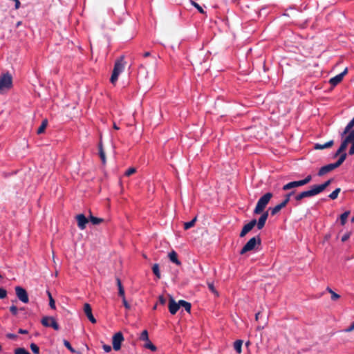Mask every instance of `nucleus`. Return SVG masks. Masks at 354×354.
Wrapping results in <instances>:
<instances>
[{"mask_svg":"<svg viewBox=\"0 0 354 354\" xmlns=\"http://www.w3.org/2000/svg\"><path fill=\"white\" fill-rule=\"evenodd\" d=\"M126 62L123 56L120 57L115 62L113 70L112 72L110 82L115 84L118 81L119 75L124 71Z\"/></svg>","mask_w":354,"mask_h":354,"instance_id":"nucleus-1","label":"nucleus"},{"mask_svg":"<svg viewBox=\"0 0 354 354\" xmlns=\"http://www.w3.org/2000/svg\"><path fill=\"white\" fill-rule=\"evenodd\" d=\"M272 194L270 192H268L263 194L258 201L257 205L254 209V214H259L262 213L269 203L270 199L272 197Z\"/></svg>","mask_w":354,"mask_h":354,"instance_id":"nucleus-2","label":"nucleus"},{"mask_svg":"<svg viewBox=\"0 0 354 354\" xmlns=\"http://www.w3.org/2000/svg\"><path fill=\"white\" fill-rule=\"evenodd\" d=\"M261 240L259 236L251 238L240 251L241 254H243L254 249L257 245H260Z\"/></svg>","mask_w":354,"mask_h":354,"instance_id":"nucleus-3","label":"nucleus"},{"mask_svg":"<svg viewBox=\"0 0 354 354\" xmlns=\"http://www.w3.org/2000/svg\"><path fill=\"white\" fill-rule=\"evenodd\" d=\"M295 193V192L292 190L285 196L284 199L279 204L277 205L272 208H270L271 215L274 216L277 214L282 208L285 207L290 201V197L293 196Z\"/></svg>","mask_w":354,"mask_h":354,"instance_id":"nucleus-4","label":"nucleus"},{"mask_svg":"<svg viewBox=\"0 0 354 354\" xmlns=\"http://www.w3.org/2000/svg\"><path fill=\"white\" fill-rule=\"evenodd\" d=\"M12 80L10 74L6 73L0 77V93L4 89L10 88L12 86Z\"/></svg>","mask_w":354,"mask_h":354,"instance_id":"nucleus-5","label":"nucleus"},{"mask_svg":"<svg viewBox=\"0 0 354 354\" xmlns=\"http://www.w3.org/2000/svg\"><path fill=\"white\" fill-rule=\"evenodd\" d=\"M15 290L19 300H20L21 302L24 304L28 303V295L27 291L24 288L21 286H16L15 288Z\"/></svg>","mask_w":354,"mask_h":354,"instance_id":"nucleus-6","label":"nucleus"},{"mask_svg":"<svg viewBox=\"0 0 354 354\" xmlns=\"http://www.w3.org/2000/svg\"><path fill=\"white\" fill-rule=\"evenodd\" d=\"M43 326L46 327H52L55 330H58L59 329V324L56 322L55 319L53 317H44L41 321Z\"/></svg>","mask_w":354,"mask_h":354,"instance_id":"nucleus-7","label":"nucleus"},{"mask_svg":"<svg viewBox=\"0 0 354 354\" xmlns=\"http://www.w3.org/2000/svg\"><path fill=\"white\" fill-rule=\"evenodd\" d=\"M124 341V337L121 332H118L113 336L112 344L115 351H118L121 348L122 342Z\"/></svg>","mask_w":354,"mask_h":354,"instance_id":"nucleus-8","label":"nucleus"},{"mask_svg":"<svg viewBox=\"0 0 354 354\" xmlns=\"http://www.w3.org/2000/svg\"><path fill=\"white\" fill-rule=\"evenodd\" d=\"M317 195L316 192L315 191L313 187L312 186L311 189L309 190L301 192V193L297 194L295 196V199L297 201H300L301 199L307 197H312Z\"/></svg>","mask_w":354,"mask_h":354,"instance_id":"nucleus-9","label":"nucleus"},{"mask_svg":"<svg viewBox=\"0 0 354 354\" xmlns=\"http://www.w3.org/2000/svg\"><path fill=\"white\" fill-rule=\"evenodd\" d=\"M257 224V220L252 219L248 223L245 224L240 233V237L245 236Z\"/></svg>","mask_w":354,"mask_h":354,"instance_id":"nucleus-10","label":"nucleus"},{"mask_svg":"<svg viewBox=\"0 0 354 354\" xmlns=\"http://www.w3.org/2000/svg\"><path fill=\"white\" fill-rule=\"evenodd\" d=\"M353 139L349 136L348 135L346 137V138L342 142L339 149L337 150L335 156H337L339 154L343 153L342 152L346 149V147L349 142H351V141Z\"/></svg>","mask_w":354,"mask_h":354,"instance_id":"nucleus-11","label":"nucleus"},{"mask_svg":"<svg viewBox=\"0 0 354 354\" xmlns=\"http://www.w3.org/2000/svg\"><path fill=\"white\" fill-rule=\"evenodd\" d=\"M76 220L77 221L78 227L82 230H84L88 221V218L83 214H80L76 216Z\"/></svg>","mask_w":354,"mask_h":354,"instance_id":"nucleus-12","label":"nucleus"},{"mask_svg":"<svg viewBox=\"0 0 354 354\" xmlns=\"http://www.w3.org/2000/svg\"><path fill=\"white\" fill-rule=\"evenodd\" d=\"M180 308L179 301L176 303L173 297H170L169 301V310L171 315H175Z\"/></svg>","mask_w":354,"mask_h":354,"instance_id":"nucleus-13","label":"nucleus"},{"mask_svg":"<svg viewBox=\"0 0 354 354\" xmlns=\"http://www.w3.org/2000/svg\"><path fill=\"white\" fill-rule=\"evenodd\" d=\"M84 313L86 314V317H88V319H89V321L91 323H93V324L96 323V319L92 314V309H91L90 304H88L87 303H86L84 304Z\"/></svg>","mask_w":354,"mask_h":354,"instance_id":"nucleus-14","label":"nucleus"},{"mask_svg":"<svg viewBox=\"0 0 354 354\" xmlns=\"http://www.w3.org/2000/svg\"><path fill=\"white\" fill-rule=\"evenodd\" d=\"M333 181V179H329L320 185H313V188L316 192L317 195L322 192Z\"/></svg>","mask_w":354,"mask_h":354,"instance_id":"nucleus-15","label":"nucleus"},{"mask_svg":"<svg viewBox=\"0 0 354 354\" xmlns=\"http://www.w3.org/2000/svg\"><path fill=\"white\" fill-rule=\"evenodd\" d=\"M268 212H263L261 216L259 217L258 221H257L256 225L257 226L258 230H261L264 227L266 220L268 219Z\"/></svg>","mask_w":354,"mask_h":354,"instance_id":"nucleus-16","label":"nucleus"},{"mask_svg":"<svg viewBox=\"0 0 354 354\" xmlns=\"http://www.w3.org/2000/svg\"><path fill=\"white\" fill-rule=\"evenodd\" d=\"M335 169V168L332 163L324 165L319 169V170L318 171V176H324L326 174L331 171L332 170H333Z\"/></svg>","mask_w":354,"mask_h":354,"instance_id":"nucleus-17","label":"nucleus"},{"mask_svg":"<svg viewBox=\"0 0 354 354\" xmlns=\"http://www.w3.org/2000/svg\"><path fill=\"white\" fill-rule=\"evenodd\" d=\"M301 186H302V185L301 184L300 180L292 181V182H290V183L284 185L282 187V189L283 191H287V190L292 189L293 188H295L297 187H301Z\"/></svg>","mask_w":354,"mask_h":354,"instance_id":"nucleus-18","label":"nucleus"},{"mask_svg":"<svg viewBox=\"0 0 354 354\" xmlns=\"http://www.w3.org/2000/svg\"><path fill=\"white\" fill-rule=\"evenodd\" d=\"M168 257L169 258V260L176 264L177 266H180L181 264L180 261L178 259L177 253L172 250L168 254Z\"/></svg>","mask_w":354,"mask_h":354,"instance_id":"nucleus-19","label":"nucleus"},{"mask_svg":"<svg viewBox=\"0 0 354 354\" xmlns=\"http://www.w3.org/2000/svg\"><path fill=\"white\" fill-rule=\"evenodd\" d=\"M334 142L333 140L326 142L325 144L324 145H322V144H319V143H316L314 146V149H326V148H328V147H330L333 145Z\"/></svg>","mask_w":354,"mask_h":354,"instance_id":"nucleus-20","label":"nucleus"},{"mask_svg":"<svg viewBox=\"0 0 354 354\" xmlns=\"http://www.w3.org/2000/svg\"><path fill=\"white\" fill-rule=\"evenodd\" d=\"M99 156L100 157L102 163L104 165L106 163V156L103 149L102 143L100 142L98 145Z\"/></svg>","mask_w":354,"mask_h":354,"instance_id":"nucleus-21","label":"nucleus"},{"mask_svg":"<svg viewBox=\"0 0 354 354\" xmlns=\"http://www.w3.org/2000/svg\"><path fill=\"white\" fill-rule=\"evenodd\" d=\"M342 75H337L335 77H332L329 80V83L333 86L337 85L343 79Z\"/></svg>","mask_w":354,"mask_h":354,"instance_id":"nucleus-22","label":"nucleus"},{"mask_svg":"<svg viewBox=\"0 0 354 354\" xmlns=\"http://www.w3.org/2000/svg\"><path fill=\"white\" fill-rule=\"evenodd\" d=\"M339 155H340V156H339V159L337 160V161L334 163H332L333 165V166L335 167V168L339 167L344 162V161L346 160V156H347V154L346 153H343Z\"/></svg>","mask_w":354,"mask_h":354,"instance_id":"nucleus-23","label":"nucleus"},{"mask_svg":"<svg viewBox=\"0 0 354 354\" xmlns=\"http://www.w3.org/2000/svg\"><path fill=\"white\" fill-rule=\"evenodd\" d=\"M242 344H243V341L241 339H238V340L235 341V342L234 343V348L236 351V352L239 354L241 353L242 351V349H241Z\"/></svg>","mask_w":354,"mask_h":354,"instance_id":"nucleus-24","label":"nucleus"},{"mask_svg":"<svg viewBox=\"0 0 354 354\" xmlns=\"http://www.w3.org/2000/svg\"><path fill=\"white\" fill-rule=\"evenodd\" d=\"M354 127V118L347 124L346 127L344 128V131L342 133V136H344L348 133L352 128Z\"/></svg>","mask_w":354,"mask_h":354,"instance_id":"nucleus-25","label":"nucleus"},{"mask_svg":"<svg viewBox=\"0 0 354 354\" xmlns=\"http://www.w3.org/2000/svg\"><path fill=\"white\" fill-rule=\"evenodd\" d=\"M180 307H183L185 308V310L189 313L191 310V304L185 301V300H180L179 301Z\"/></svg>","mask_w":354,"mask_h":354,"instance_id":"nucleus-26","label":"nucleus"},{"mask_svg":"<svg viewBox=\"0 0 354 354\" xmlns=\"http://www.w3.org/2000/svg\"><path fill=\"white\" fill-rule=\"evenodd\" d=\"M350 214V211H346L342 214L339 216L340 223L342 225H344L346 223L347 218Z\"/></svg>","mask_w":354,"mask_h":354,"instance_id":"nucleus-27","label":"nucleus"},{"mask_svg":"<svg viewBox=\"0 0 354 354\" xmlns=\"http://www.w3.org/2000/svg\"><path fill=\"white\" fill-rule=\"evenodd\" d=\"M48 124V120L47 119H45L42 121L40 127L38 128L37 133L38 134H41L44 132L45 129L46 128Z\"/></svg>","mask_w":354,"mask_h":354,"instance_id":"nucleus-28","label":"nucleus"},{"mask_svg":"<svg viewBox=\"0 0 354 354\" xmlns=\"http://www.w3.org/2000/svg\"><path fill=\"white\" fill-rule=\"evenodd\" d=\"M89 219H90V221L93 225H98L104 221V219L93 216L91 214L89 216Z\"/></svg>","mask_w":354,"mask_h":354,"instance_id":"nucleus-29","label":"nucleus"},{"mask_svg":"<svg viewBox=\"0 0 354 354\" xmlns=\"http://www.w3.org/2000/svg\"><path fill=\"white\" fill-rule=\"evenodd\" d=\"M196 220H197V218L194 217L192 221L185 223H184V229L185 230H187L191 228L192 227H193L194 225Z\"/></svg>","mask_w":354,"mask_h":354,"instance_id":"nucleus-30","label":"nucleus"},{"mask_svg":"<svg viewBox=\"0 0 354 354\" xmlns=\"http://www.w3.org/2000/svg\"><path fill=\"white\" fill-rule=\"evenodd\" d=\"M145 347L146 348H148L151 350V351H156L157 347L151 343V342L149 339L148 341L145 342Z\"/></svg>","mask_w":354,"mask_h":354,"instance_id":"nucleus-31","label":"nucleus"},{"mask_svg":"<svg viewBox=\"0 0 354 354\" xmlns=\"http://www.w3.org/2000/svg\"><path fill=\"white\" fill-rule=\"evenodd\" d=\"M47 295L49 298V306H50V308L55 309L56 308L55 301L54 299L53 298L51 293L49 291H47Z\"/></svg>","mask_w":354,"mask_h":354,"instance_id":"nucleus-32","label":"nucleus"},{"mask_svg":"<svg viewBox=\"0 0 354 354\" xmlns=\"http://www.w3.org/2000/svg\"><path fill=\"white\" fill-rule=\"evenodd\" d=\"M341 189L340 188H336L332 193H330L328 196V197L331 200H335L337 198L339 193L340 192Z\"/></svg>","mask_w":354,"mask_h":354,"instance_id":"nucleus-33","label":"nucleus"},{"mask_svg":"<svg viewBox=\"0 0 354 354\" xmlns=\"http://www.w3.org/2000/svg\"><path fill=\"white\" fill-rule=\"evenodd\" d=\"M140 339L142 341H145V342H147L149 339L148 331L147 330H144L141 333L140 336Z\"/></svg>","mask_w":354,"mask_h":354,"instance_id":"nucleus-34","label":"nucleus"},{"mask_svg":"<svg viewBox=\"0 0 354 354\" xmlns=\"http://www.w3.org/2000/svg\"><path fill=\"white\" fill-rule=\"evenodd\" d=\"M152 270L156 276H157L158 278L160 277L159 266L158 264L156 263L153 266Z\"/></svg>","mask_w":354,"mask_h":354,"instance_id":"nucleus-35","label":"nucleus"},{"mask_svg":"<svg viewBox=\"0 0 354 354\" xmlns=\"http://www.w3.org/2000/svg\"><path fill=\"white\" fill-rule=\"evenodd\" d=\"M191 3H192V5H193L198 10V11L200 13L203 14L205 12L203 8L198 3H196L194 1H191Z\"/></svg>","mask_w":354,"mask_h":354,"instance_id":"nucleus-36","label":"nucleus"},{"mask_svg":"<svg viewBox=\"0 0 354 354\" xmlns=\"http://www.w3.org/2000/svg\"><path fill=\"white\" fill-rule=\"evenodd\" d=\"M30 353L27 351L24 348H18L15 350V354H29Z\"/></svg>","mask_w":354,"mask_h":354,"instance_id":"nucleus-37","label":"nucleus"},{"mask_svg":"<svg viewBox=\"0 0 354 354\" xmlns=\"http://www.w3.org/2000/svg\"><path fill=\"white\" fill-rule=\"evenodd\" d=\"M30 346V348H31L32 351L35 354H39V347L37 346V344H35V343H32Z\"/></svg>","mask_w":354,"mask_h":354,"instance_id":"nucleus-38","label":"nucleus"},{"mask_svg":"<svg viewBox=\"0 0 354 354\" xmlns=\"http://www.w3.org/2000/svg\"><path fill=\"white\" fill-rule=\"evenodd\" d=\"M312 180V176L310 175H308L304 179L300 180L301 184L303 185H305L310 182Z\"/></svg>","mask_w":354,"mask_h":354,"instance_id":"nucleus-39","label":"nucleus"},{"mask_svg":"<svg viewBox=\"0 0 354 354\" xmlns=\"http://www.w3.org/2000/svg\"><path fill=\"white\" fill-rule=\"evenodd\" d=\"M64 345L72 353L75 352V349L72 347L70 342L66 339H64Z\"/></svg>","mask_w":354,"mask_h":354,"instance_id":"nucleus-40","label":"nucleus"},{"mask_svg":"<svg viewBox=\"0 0 354 354\" xmlns=\"http://www.w3.org/2000/svg\"><path fill=\"white\" fill-rule=\"evenodd\" d=\"M10 311L12 313V315L16 316L18 314V308L16 306L12 305L10 307Z\"/></svg>","mask_w":354,"mask_h":354,"instance_id":"nucleus-41","label":"nucleus"},{"mask_svg":"<svg viewBox=\"0 0 354 354\" xmlns=\"http://www.w3.org/2000/svg\"><path fill=\"white\" fill-rule=\"evenodd\" d=\"M8 292L6 289L0 287V299H4L7 297Z\"/></svg>","mask_w":354,"mask_h":354,"instance_id":"nucleus-42","label":"nucleus"},{"mask_svg":"<svg viewBox=\"0 0 354 354\" xmlns=\"http://www.w3.org/2000/svg\"><path fill=\"white\" fill-rule=\"evenodd\" d=\"M136 170L134 167H130L125 171L124 174L126 176H129L132 175L133 174H134L136 172Z\"/></svg>","mask_w":354,"mask_h":354,"instance_id":"nucleus-43","label":"nucleus"},{"mask_svg":"<svg viewBox=\"0 0 354 354\" xmlns=\"http://www.w3.org/2000/svg\"><path fill=\"white\" fill-rule=\"evenodd\" d=\"M353 330H354V322L350 325V326L342 330V331L344 333H350Z\"/></svg>","mask_w":354,"mask_h":354,"instance_id":"nucleus-44","label":"nucleus"},{"mask_svg":"<svg viewBox=\"0 0 354 354\" xmlns=\"http://www.w3.org/2000/svg\"><path fill=\"white\" fill-rule=\"evenodd\" d=\"M207 285H208V288H209V290L211 292H212L213 293L216 294V295H218V292L215 290L214 284L212 283H208Z\"/></svg>","mask_w":354,"mask_h":354,"instance_id":"nucleus-45","label":"nucleus"},{"mask_svg":"<svg viewBox=\"0 0 354 354\" xmlns=\"http://www.w3.org/2000/svg\"><path fill=\"white\" fill-rule=\"evenodd\" d=\"M351 235V232H346V234H344L342 237V242L346 241L350 238Z\"/></svg>","mask_w":354,"mask_h":354,"instance_id":"nucleus-46","label":"nucleus"},{"mask_svg":"<svg viewBox=\"0 0 354 354\" xmlns=\"http://www.w3.org/2000/svg\"><path fill=\"white\" fill-rule=\"evenodd\" d=\"M102 348L105 353H109L111 351V346L108 344H104Z\"/></svg>","mask_w":354,"mask_h":354,"instance_id":"nucleus-47","label":"nucleus"},{"mask_svg":"<svg viewBox=\"0 0 354 354\" xmlns=\"http://www.w3.org/2000/svg\"><path fill=\"white\" fill-rule=\"evenodd\" d=\"M340 297L339 295L337 294L334 291L331 293V299L333 301H336Z\"/></svg>","mask_w":354,"mask_h":354,"instance_id":"nucleus-48","label":"nucleus"},{"mask_svg":"<svg viewBox=\"0 0 354 354\" xmlns=\"http://www.w3.org/2000/svg\"><path fill=\"white\" fill-rule=\"evenodd\" d=\"M6 337L10 339H16L17 336V335H15L14 333H7Z\"/></svg>","mask_w":354,"mask_h":354,"instance_id":"nucleus-49","label":"nucleus"},{"mask_svg":"<svg viewBox=\"0 0 354 354\" xmlns=\"http://www.w3.org/2000/svg\"><path fill=\"white\" fill-rule=\"evenodd\" d=\"M122 303L126 309H130L131 306L127 302L125 297L122 298Z\"/></svg>","mask_w":354,"mask_h":354,"instance_id":"nucleus-50","label":"nucleus"},{"mask_svg":"<svg viewBox=\"0 0 354 354\" xmlns=\"http://www.w3.org/2000/svg\"><path fill=\"white\" fill-rule=\"evenodd\" d=\"M158 300L162 305H164L166 302V299L162 295L159 296Z\"/></svg>","mask_w":354,"mask_h":354,"instance_id":"nucleus-51","label":"nucleus"},{"mask_svg":"<svg viewBox=\"0 0 354 354\" xmlns=\"http://www.w3.org/2000/svg\"><path fill=\"white\" fill-rule=\"evenodd\" d=\"M118 295L122 297V298L125 297L124 296V288H120L118 290Z\"/></svg>","mask_w":354,"mask_h":354,"instance_id":"nucleus-52","label":"nucleus"},{"mask_svg":"<svg viewBox=\"0 0 354 354\" xmlns=\"http://www.w3.org/2000/svg\"><path fill=\"white\" fill-rule=\"evenodd\" d=\"M116 283H117V286L118 287V290L120 288H123V286L121 283V280L119 278H116Z\"/></svg>","mask_w":354,"mask_h":354,"instance_id":"nucleus-53","label":"nucleus"},{"mask_svg":"<svg viewBox=\"0 0 354 354\" xmlns=\"http://www.w3.org/2000/svg\"><path fill=\"white\" fill-rule=\"evenodd\" d=\"M18 333L19 334H27L28 333V330H25V329L19 328V330H18Z\"/></svg>","mask_w":354,"mask_h":354,"instance_id":"nucleus-54","label":"nucleus"},{"mask_svg":"<svg viewBox=\"0 0 354 354\" xmlns=\"http://www.w3.org/2000/svg\"><path fill=\"white\" fill-rule=\"evenodd\" d=\"M348 73V68H346L339 75H342V77Z\"/></svg>","mask_w":354,"mask_h":354,"instance_id":"nucleus-55","label":"nucleus"},{"mask_svg":"<svg viewBox=\"0 0 354 354\" xmlns=\"http://www.w3.org/2000/svg\"><path fill=\"white\" fill-rule=\"evenodd\" d=\"M348 136L354 140V129L348 132Z\"/></svg>","mask_w":354,"mask_h":354,"instance_id":"nucleus-56","label":"nucleus"},{"mask_svg":"<svg viewBox=\"0 0 354 354\" xmlns=\"http://www.w3.org/2000/svg\"><path fill=\"white\" fill-rule=\"evenodd\" d=\"M19 5H20L19 1V0H16L15 1V8H18L19 7Z\"/></svg>","mask_w":354,"mask_h":354,"instance_id":"nucleus-57","label":"nucleus"},{"mask_svg":"<svg viewBox=\"0 0 354 354\" xmlns=\"http://www.w3.org/2000/svg\"><path fill=\"white\" fill-rule=\"evenodd\" d=\"M143 56H144L145 57H147L150 56V52H146V53H145L143 54Z\"/></svg>","mask_w":354,"mask_h":354,"instance_id":"nucleus-58","label":"nucleus"},{"mask_svg":"<svg viewBox=\"0 0 354 354\" xmlns=\"http://www.w3.org/2000/svg\"><path fill=\"white\" fill-rule=\"evenodd\" d=\"M326 290H327L328 292H330V294L333 292V290L331 288H330L329 287H328V288H326Z\"/></svg>","mask_w":354,"mask_h":354,"instance_id":"nucleus-59","label":"nucleus"},{"mask_svg":"<svg viewBox=\"0 0 354 354\" xmlns=\"http://www.w3.org/2000/svg\"><path fill=\"white\" fill-rule=\"evenodd\" d=\"M113 129H115V130H118L120 128L117 126L115 123H113Z\"/></svg>","mask_w":354,"mask_h":354,"instance_id":"nucleus-60","label":"nucleus"},{"mask_svg":"<svg viewBox=\"0 0 354 354\" xmlns=\"http://www.w3.org/2000/svg\"><path fill=\"white\" fill-rule=\"evenodd\" d=\"M259 315H260V313H256V315H255V319H256L257 320H258V319H259Z\"/></svg>","mask_w":354,"mask_h":354,"instance_id":"nucleus-61","label":"nucleus"},{"mask_svg":"<svg viewBox=\"0 0 354 354\" xmlns=\"http://www.w3.org/2000/svg\"><path fill=\"white\" fill-rule=\"evenodd\" d=\"M351 222H352V223H354V216H353L352 217V218H351Z\"/></svg>","mask_w":354,"mask_h":354,"instance_id":"nucleus-62","label":"nucleus"},{"mask_svg":"<svg viewBox=\"0 0 354 354\" xmlns=\"http://www.w3.org/2000/svg\"><path fill=\"white\" fill-rule=\"evenodd\" d=\"M156 308H157V305L156 304V305L153 306V310H155V309H156Z\"/></svg>","mask_w":354,"mask_h":354,"instance_id":"nucleus-63","label":"nucleus"},{"mask_svg":"<svg viewBox=\"0 0 354 354\" xmlns=\"http://www.w3.org/2000/svg\"><path fill=\"white\" fill-rule=\"evenodd\" d=\"M1 350V346L0 345V351Z\"/></svg>","mask_w":354,"mask_h":354,"instance_id":"nucleus-64","label":"nucleus"}]
</instances>
